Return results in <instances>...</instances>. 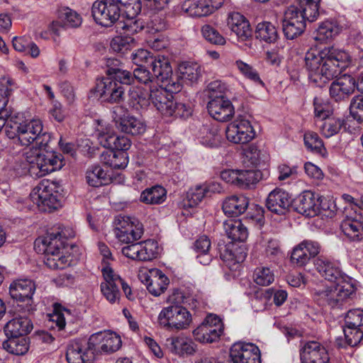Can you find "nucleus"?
I'll use <instances>...</instances> for the list:
<instances>
[{"label":"nucleus","instance_id":"nucleus-11","mask_svg":"<svg viewBox=\"0 0 363 363\" xmlns=\"http://www.w3.org/2000/svg\"><path fill=\"white\" fill-rule=\"evenodd\" d=\"M255 129L246 116H239L226 129L228 140L235 144H247L255 137Z\"/></svg>","mask_w":363,"mask_h":363},{"label":"nucleus","instance_id":"nucleus-44","mask_svg":"<svg viewBox=\"0 0 363 363\" xmlns=\"http://www.w3.org/2000/svg\"><path fill=\"white\" fill-rule=\"evenodd\" d=\"M255 34L257 38L269 43L275 42L278 38L277 28L269 22L258 23Z\"/></svg>","mask_w":363,"mask_h":363},{"label":"nucleus","instance_id":"nucleus-34","mask_svg":"<svg viewBox=\"0 0 363 363\" xmlns=\"http://www.w3.org/2000/svg\"><path fill=\"white\" fill-rule=\"evenodd\" d=\"M152 279L148 283L147 291L152 296L157 297L163 294L169 284L168 277L160 269L151 270Z\"/></svg>","mask_w":363,"mask_h":363},{"label":"nucleus","instance_id":"nucleus-62","mask_svg":"<svg viewBox=\"0 0 363 363\" xmlns=\"http://www.w3.org/2000/svg\"><path fill=\"white\" fill-rule=\"evenodd\" d=\"M128 258L135 261L147 262L158 256V251H122Z\"/></svg>","mask_w":363,"mask_h":363},{"label":"nucleus","instance_id":"nucleus-25","mask_svg":"<svg viewBox=\"0 0 363 363\" xmlns=\"http://www.w3.org/2000/svg\"><path fill=\"white\" fill-rule=\"evenodd\" d=\"M96 130L99 143L105 148L125 152L131 145L130 140L127 137L117 135L111 133L108 128H106V131L99 128Z\"/></svg>","mask_w":363,"mask_h":363},{"label":"nucleus","instance_id":"nucleus-35","mask_svg":"<svg viewBox=\"0 0 363 363\" xmlns=\"http://www.w3.org/2000/svg\"><path fill=\"white\" fill-rule=\"evenodd\" d=\"M86 179L89 185L94 187L106 185L111 179L107 172L99 165L89 167L86 173Z\"/></svg>","mask_w":363,"mask_h":363},{"label":"nucleus","instance_id":"nucleus-47","mask_svg":"<svg viewBox=\"0 0 363 363\" xmlns=\"http://www.w3.org/2000/svg\"><path fill=\"white\" fill-rule=\"evenodd\" d=\"M118 7H121V16L134 18L140 13L142 6L140 0H121Z\"/></svg>","mask_w":363,"mask_h":363},{"label":"nucleus","instance_id":"nucleus-16","mask_svg":"<svg viewBox=\"0 0 363 363\" xmlns=\"http://www.w3.org/2000/svg\"><path fill=\"white\" fill-rule=\"evenodd\" d=\"M230 357L233 363H261L260 350L251 342L234 343L230 350Z\"/></svg>","mask_w":363,"mask_h":363},{"label":"nucleus","instance_id":"nucleus-64","mask_svg":"<svg viewBox=\"0 0 363 363\" xmlns=\"http://www.w3.org/2000/svg\"><path fill=\"white\" fill-rule=\"evenodd\" d=\"M155 56L145 49H138L131 54V58L133 63L138 67L143 66L145 64H151Z\"/></svg>","mask_w":363,"mask_h":363},{"label":"nucleus","instance_id":"nucleus-55","mask_svg":"<svg viewBox=\"0 0 363 363\" xmlns=\"http://www.w3.org/2000/svg\"><path fill=\"white\" fill-rule=\"evenodd\" d=\"M343 332L347 345L351 347L357 346L363 340V331L360 328L345 326Z\"/></svg>","mask_w":363,"mask_h":363},{"label":"nucleus","instance_id":"nucleus-39","mask_svg":"<svg viewBox=\"0 0 363 363\" xmlns=\"http://www.w3.org/2000/svg\"><path fill=\"white\" fill-rule=\"evenodd\" d=\"M2 343L3 348L8 352L15 355H23L26 354L29 348L28 341L26 337H11Z\"/></svg>","mask_w":363,"mask_h":363},{"label":"nucleus","instance_id":"nucleus-13","mask_svg":"<svg viewBox=\"0 0 363 363\" xmlns=\"http://www.w3.org/2000/svg\"><path fill=\"white\" fill-rule=\"evenodd\" d=\"M94 357L98 354H109L116 352L121 346L119 335L113 332H100L89 338Z\"/></svg>","mask_w":363,"mask_h":363},{"label":"nucleus","instance_id":"nucleus-14","mask_svg":"<svg viewBox=\"0 0 363 363\" xmlns=\"http://www.w3.org/2000/svg\"><path fill=\"white\" fill-rule=\"evenodd\" d=\"M11 128L13 130L11 135L14 138L16 137L18 141L25 146L33 143L43 129L40 119H32L20 123H13L11 125Z\"/></svg>","mask_w":363,"mask_h":363},{"label":"nucleus","instance_id":"nucleus-24","mask_svg":"<svg viewBox=\"0 0 363 363\" xmlns=\"http://www.w3.org/2000/svg\"><path fill=\"white\" fill-rule=\"evenodd\" d=\"M355 89V79L350 75L344 74L331 83L329 92L331 98L336 101H340L347 99Z\"/></svg>","mask_w":363,"mask_h":363},{"label":"nucleus","instance_id":"nucleus-6","mask_svg":"<svg viewBox=\"0 0 363 363\" xmlns=\"http://www.w3.org/2000/svg\"><path fill=\"white\" fill-rule=\"evenodd\" d=\"M57 185L50 180H43L30 194L32 202L43 212H51L57 209L60 203L58 199Z\"/></svg>","mask_w":363,"mask_h":363},{"label":"nucleus","instance_id":"nucleus-46","mask_svg":"<svg viewBox=\"0 0 363 363\" xmlns=\"http://www.w3.org/2000/svg\"><path fill=\"white\" fill-rule=\"evenodd\" d=\"M62 28H78L81 26L82 18L79 14L69 8H64L60 11Z\"/></svg>","mask_w":363,"mask_h":363},{"label":"nucleus","instance_id":"nucleus-57","mask_svg":"<svg viewBox=\"0 0 363 363\" xmlns=\"http://www.w3.org/2000/svg\"><path fill=\"white\" fill-rule=\"evenodd\" d=\"M203 37L209 43L214 45H223L225 39L218 31L210 25H204L201 28Z\"/></svg>","mask_w":363,"mask_h":363},{"label":"nucleus","instance_id":"nucleus-22","mask_svg":"<svg viewBox=\"0 0 363 363\" xmlns=\"http://www.w3.org/2000/svg\"><path fill=\"white\" fill-rule=\"evenodd\" d=\"M292 204V198L288 192L280 189L272 191L265 202L267 208L278 215L285 214Z\"/></svg>","mask_w":363,"mask_h":363},{"label":"nucleus","instance_id":"nucleus-43","mask_svg":"<svg viewBox=\"0 0 363 363\" xmlns=\"http://www.w3.org/2000/svg\"><path fill=\"white\" fill-rule=\"evenodd\" d=\"M220 258L231 270H236L246 258L245 251H219Z\"/></svg>","mask_w":363,"mask_h":363},{"label":"nucleus","instance_id":"nucleus-5","mask_svg":"<svg viewBox=\"0 0 363 363\" xmlns=\"http://www.w3.org/2000/svg\"><path fill=\"white\" fill-rule=\"evenodd\" d=\"M170 305L164 307L159 313L158 323L169 330H182L188 328L192 317L186 306L180 303L168 301Z\"/></svg>","mask_w":363,"mask_h":363},{"label":"nucleus","instance_id":"nucleus-2","mask_svg":"<svg viewBox=\"0 0 363 363\" xmlns=\"http://www.w3.org/2000/svg\"><path fill=\"white\" fill-rule=\"evenodd\" d=\"M304 60L309 80L317 86L322 87L347 67L350 57L345 50L327 47L317 53L307 52Z\"/></svg>","mask_w":363,"mask_h":363},{"label":"nucleus","instance_id":"nucleus-60","mask_svg":"<svg viewBox=\"0 0 363 363\" xmlns=\"http://www.w3.org/2000/svg\"><path fill=\"white\" fill-rule=\"evenodd\" d=\"M350 112L352 117L359 123L363 122V96L358 95L352 98Z\"/></svg>","mask_w":363,"mask_h":363},{"label":"nucleus","instance_id":"nucleus-15","mask_svg":"<svg viewBox=\"0 0 363 363\" xmlns=\"http://www.w3.org/2000/svg\"><path fill=\"white\" fill-rule=\"evenodd\" d=\"M94 91L103 101L118 104L125 100V87L107 77L97 81Z\"/></svg>","mask_w":363,"mask_h":363},{"label":"nucleus","instance_id":"nucleus-61","mask_svg":"<svg viewBox=\"0 0 363 363\" xmlns=\"http://www.w3.org/2000/svg\"><path fill=\"white\" fill-rule=\"evenodd\" d=\"M137 220L129 216L119 215L114 220L115 229L114 232L125 231L128 230L135 229L140 225H135Z\"/></svg>","mask_w":363,"mask_h":363},{"label":"nucleus","instance_id":"nucleus-51","mask_svg":"<svg viewBox=\"0 0 363 363\" xmlns=\"http://www.w3.org/2000/svg\"><path fill=\"white\" fill-rule=\"evenodd\" d=\"M323 121L320 128L322 134L326 138H330L338 133L344 125V121L340 118H330L328 116Z\"/></svg>","mask_w":363,"mask_h":363},{"label":"nucleus","instance_id":"nucleus-56","mask_svg":"<svg viewBox=\"0 0 363 363\" xmlns=\"http://www.w3.org/2000/svg\"><path fill=\"white\" fill-rule=\"evenodd\" d=\"M254 281L259 286H269L274 281V272L268 267L257 268L254 272Z\"/></svg>","mask_w":363,"mask_h":363},{"label":"nucleus","instance_id":"nucleus-21","mask_svg":"<svg viewBox=\"0 0 363 363\" xmlns=\"http://www.w3.org/2000/svg\"><path fill=\"white\" fill-rule=\"evenodd\" d=\"M222 3V0H186L182 8L191 16L202 17L212 13Z\"/></svg>","mask_w":363,"mask_h":363},{"label":"nucleus","instance_id":"nucleus-31","mask_svg":"<svg viewBox=\"0 0 363 363\" xmlns=\"http://www.w3.org/2000/svg\"><path fill=\"white\" fill-rule=\"evenodd\" d=\"M152 76L156 83L164 82L172 75V69L168 58L164 55L155 56L150 64Z\"/></svg>","mask_w":363,"mask_h":363},{"label":"nucleus","instance_id":"nucleus-32","mask_svg":"<svg viewBox=\"0 0 363 363\" xmlns=\"http://www.w3.org/2000/svg\"><path fill=\"white\" fill-rule=\"evenodd\" d=\"M362 216L355 218L348 217L344 219L340 225L343 233L352 241H359L363 238V226L361 222Z\"/></svg>","mask_w":363,"mask_h":363},{"label":"nucleus","instance_id":"nucleus-48","mask_svg":"<svg viewBox=\"0 0 363 363\" xmlns=\"http://www.w3.org/2000/svg\"><path fill=\"white\" fill-rule=\"evenodd\" d=\"M260 172L255 170H240L238 184L240 188L250 189L260 179Z\"/></svg>","mask_w":363,"mask_h":363},{"label":"nucleus","instance_id":"nucleus-4","mask_svg":"<svg viewBox=\"0 0 363 363\" xmlns=\"http://www.w3.org/2000/svg\"><path fill=\"white\" fill-rule=\"evenodd\" d=\"M207 91L209 99L207 109L210 116L218 121H230L235 114V108L232 102L222 94L220 82L210 83Z\"/></svg>","mask_w":363,"mask_h":363},{"label":"nucleus","instance_id":"nucleus-37","mask_svg":"<svg viewBox=\"0 0 363 363\" xmlns=\"http://www.w3.org/2000/svg\"><path fill=\"white\" fill-rule=\"evenodd\" d=\"M150 93L140 87H132L128 91V104L135 110L146 108L150 104Z\"/></svg>","mask_w":363,"mask_h":363},{"label":"nucleus","instance_id":"nucleus-9","mask_svg":"<svg viewBox=\"0 0 363 363\" xmlns=\"http://www.w3.org/2000/svg\"><path fill=\"white\" fill-rule=\"evenodd\" d=\"M223 323L216 315H208L192 332L195 340L201 343L217 342L223 333Z\"/></svg>","mask_w":363,"mask_h":363},{"label":"nucleus","instance_id":"nucleus-50","mask_svg":"<svg viewBox=\"0 0 363 363\" xmlns=\"http://www.w3.org/2000/svg\"><path fill=\"white\" fill-rule=\"evenodd\" d=\"M136 44L135 40L130 36H117L112 39L111 48L116 52L125 54Z\"/></svg>","mask_w":363,"mask_h":363},{"label":"nucleus","instance_id":"nucleus-38","mask_svg":"<svg viewBox=\"0 0 363 363\" xmlns=\"http://www.w3.org/2000/svg\"><path fill=\"white\" fill-rule=\"evenodd\" d=\"M200 131L201 135L200 142L202 145L209 147H216L220 145L221 137L216 125L205 124Z\"/></svg>","mask_w":363,"mask_h":363},{"label":"nucleus","instance_id":"nucleus-10","mask_svg":"<svg viewBox=\"0 0 363 363\" xmlns=\"http://www.w3.org/2000/svg\"><path fill=\"white\" fill-rule=\"evenodd\" d=\"M307 16L303 10L294 6L286 10L282 23V29L287 39L293 40L304 32L306 21H308Z\"/></svg>","mask_w":363,"mask_h":363},{"label":"nucleus","instance_id":"nucleus-42","mask_svg":"<svg viewBox=\"0 0 363 363\" xmlns=\"http://www.w3.org/2000/svg\"><path fill=\"white\" fill-rule=\"evenodd\" d=\"M166 199V190L161 186H155L143 191L140 200L148 204H160Z\"/></svg>","mask_w":363,"mask_h":363},{"label":"nucleus","instance_id":"nucleus-17","mask_svg":"<svg viewBox=\"0 0 363 363\" xmlns=\"http://www.w3.org/2000/svg\"><path fill=\"white\" fill-rule=\"evenodd\" d=\"M66 358L68 363H85L95 358L89 340L78 339L67 346Z\"/></svg>","mask_w":363,"mask_h":363},{"label":"nucleus","instance_id":"nucleus-36","mask_svg":"<svg viewBox=\"0 0 363 363\" xmlns=\"http://www.w3.org/2000/svg\"><path fill=\"white\" fill-rule=\"evenodd\" d=\"M118 129L125 133L137 135L145 133L146 125L142 120L127 115L118 125Z\"/></svg>","mask_w":363,"mask_h":363},{"label":"nucleus","instance_id":"nucleus-53","mask_svg":"<svg viewBox=\"0 0 363 363\" xmlns=\"http://www.w3.org/2000/svg\"><path fill=\"white\" fill-rule=\"evenodd\" d=\"M320 0H298L300 9L308 16V21H315L319 16Z\"/></svg>","mask_w":363,"mask_h":363},{"label":"nucleus","instance_id":"nucleus-41","mask_svg":"<svg viewBox=\"0 0 363 363\" xmlns=\"http://www.w3.org/2000/svg\"><path fill=\"white\" fill-rule=\"evenodd\" d=\"M144 27V23L140 19L134 18H126L125 21H119L116 24L117 32L126 36L138 33Z\"/></svg>","mask_w":363,"mask_h":363},{"label":"nucleus","instance_id":"nucleus-29","mask_svg":"<svg viewBox=\"0 0 363 363\" xmlns=\"http://www.w3.org/2000/svg\"><path fill=\"white\" fill-rule=\"evenodd\" d=\"M224 229L228 239L230 240L225 245V250H231L230 245H234L237 242H243L248 236L246 227L240 220H230L224 222Z\"/></svg>","mask_w":363,"mask_h":363},{"label":"nucleus","instance_id":"nucleus-40","mask_svg":"<svg viewBox=\"0 0 363 363\" xmlns=\"http://www.w3.org/2000/svg\"><path fill=\"white\" fill-rule=\"evenodd\" d=\"M179 77L191 84L195 83L201 76V67L197 63L183 62L179 66Z\"/></svg>","mask_w":363,"mask_h":363},{"label":"nucleus","instance_id":"nucleus-58","mask_svg":"<svg viewBox=\"0 0 363 363\" xmlns=\"http://www.w3.org/2000/svg\"><path fill=\"white\" fill-rule=\"evenodd\" d=\"M132 75L133 78V82L137 81L140 84L150 86V88L152 87L151 85L155 82L152 74H151L150 72L144 66L135 68L132 73Z\"/></svg>","mask_w":363,"mask_h":363},{"label":"nucleus","instance_id":"nucleus-18","mask_svg":"<svg viewBox=\"0 0 363 363\" xmlns=\"http://www.w3.org/2000/svg\"><path fill=\"white\" fill-rule=\"evenodd\" d=\"M150 102L162 115L172 116L174 113L175 101L173 96L167 93L162 86L151 87L150 90Z\"/></svg>","mask_w":363,"mask_h":363},{"label":"nucleus","instance_id":"nucleus-33","mask_svg":"<svg viewBox=\"0 0 363 363\" xmlns=\"http://www.w3.org/2000/svg\"><path fill=\"white\" fill-rule=\"evenodd\" d=\"M101 162L111 169H124L128 164L127 154L123 152H113L108 150L101 153Z\"/></svg>","mask_w":363,"mask_h":363},{"label":"nucleus","instance_id":"nucleus-59","mask_svg":"<svg viewBox=\"0 0 363 363\" xmlns=\"http://www.w3.org/2000/svg\"><path fill=\"white\" fill-rule=\"evenodd\" d=\"M345 326L360 328L363 326V310L355 308L350 310L345 317Z\"/></svg>","mask_w":363,"mask_h":363},{"label":"nucleus","instance_id":"nucleus-19","mask_svg":"<svg viewBox=\"0 0 363 363\" xmlns=\"http://www.w3.org/2000/svg\"><path fill=\"white\" fill-rule=\"evenodd\" d=\"M320 196L311 191H303L296 199L294 208L298 213L307 217H314L319 214Z\"/></svg>","mask_w":363,"mask_h":363},{"label":"nucleus","instance_id":"nucleus-49","mask_svg":"<svg viewBox=\"0 0 363 363\" xmlns=\"http://www.w3.org/2000/svg\"><path fill=\"white\" fill-rule=\"evenodd\" d=\"M168 301L180 303L184 306H189L191 309L196 308L199 304V300L196 296L186 295L179 290L175 291L169 296Z\"/></svg>","mask_w":363,"mask_h":363},{"label":"nucleus","instance_id":"nucleus-8","mask_svg":"<svg viewBox=\"0 0 363 363\" xmlns=\"http://www.w3.org/2000/svg\"><path fill=\"white\" fill-rule=\"evenodd\" d=\"M121 0H96L91 7V14L96 23L101 26L110 27L119 21Z\"/></svg>","mask_w":363,"mask_h":363},{"label":"nucleus","instance_id":"nucleus-3","mask_svg":"<svg viewBox=\"0 0 363 363\" xmlns=\"http://www.w3.org/2000/svg\"><path fill=\"white\" fill-rule=\"evenodd\" d=\"M24 157L30 165V172L38 177H44L64 166L62 156L55 152L43 153L39 150L30 149L24 153Z\"/></svg>","mask_w":363,"mask_h":363},{"label":"nucleus","instance_id":"nucleus-52","mask_svg":"<svg viewBox=\"0 0 363 363\" xmlns=\"http://www.w3.org/2000/svg\"><path fill=\"white\" fill-rule=\"evenodd\" d=\"M304 144L311 151L323 155L325 149L322 140L316 133L308 132L304 134Z\"/></svg>","mask_w":363,"mask_h":363},{"label":"nucleus","instance_id":"nucleus-30","mask_svg":"<svg viewBox=\"0 0 363 363\" xmlns=\"http://www.w3.org/2000/svg\"><path fill=\"white\" fill-rule=\"evenodd\" d=\"M249 206V199L242 194L233 195L226 198L222 205L223 213L229 217L242 214Z\"/></svg>","mask_w":363,"mask_h":363},{"label":"nucleus","instance_id":"nucleus-28","mask_svg":"<svg viewBox=\"0 0 363 363\" xmlns=\"http://www.w3.org/2000/svg\"><path fill=\"white\" fill-rule=\"evenodd\" d=\"M33 329L31 320L26 317L20 315L9 320L4 326V330L6 337H26Z\"/></svg>","mask_w":363,"mask_h":363},{"label":"nucleus","instance_id":"nucleus-1","mask_svg":"<svg viewBox=\"0 0 363 363\" xmlns=\"http://www.w3.org/2000/svg\"><path fill=\"white\" fill-rule=\"evenodd\" d=\"M315 266L323 277L336 283L335 286L315 291V298L319 305L340 308L355 297L357 289L352 279L342 272L337 263L318 257L315 261Z\"/></svg>","mask_w":363,"mask_h":363},{"label":"nucleus","instance_id":"nucleus-26","mask_svg":"<svg viewBox=\"0 0 363 363\" xmlns=\"http://www.w3.org/2000/svg\"><path fill=\"white\" fill-rule=\"evenodd\" d=\"M227 24L240 40H247L252 35L249 21L238 12H233L228 15Z\"/></svg>","mask_w":363,"mask_h":363},{"label":"nucleus","instance_id":"nucleus-27","mask_svg":"<svg viewBox=\"0 0 363 363\" xmlns=\"http://www.w3.org/2000/svg\"><path fill=\"white\" fill-rule=\"evenodd\" d=\"M165 345L170 352L179 357L193 355L196 351V345L191 338L186 337L167 338Z\"/></svg>","mask_w":363,"mask_h":363},{"label":"nucleus","instance_id":"nucleus-45","mask_svg":"<svg viewBox=\"0 0 363 363\" xmlns=\"http://www.w3.org/2000/svg\"><path fill=\"white\" fill-rule=\"evenodd\" d=\"M340 30V28L335 23L325 21L317 28L314 39L317 41L324 42L336 36Z\"/></svg>","mask_w":363,"mask_h":363},{"label":"nucleus","instance_id":"nucleus-20","mask_svg":"<svg viewBox=\"0 0 363 363\" xmlns=\"http://www.w3.org/2000/svg\"><path fill=\"white\" fill-rule=\"evenodd\" d=\"M102 274L104 281L101 284V291L108 301L114 303L119 300L121 296L118 289L121 277L114 274L113 269L108 267L102 269Z\"/></svg>","mask_w":363,"mask_h":363},{"label":"nucleus","instance_id":"nucleus-7","mask_svg":"<svg viewBox=\"0 0 363 363\" xmlns=\"http://www.w3.org/2000/svg\"><path fill=\"white\" fill-rule=\"evenodd\" d=\"M35 291V283L30 279L16 280L9 287L11 297L18 302L19 311L25 314H30L35 311L33 300Z\"/></svg>","mask_w":363,"mask_h":363},{"label":"nucleus","instance_id":"nucleus-12","mask_svg":"<svg viewBox=\"0 0 363 363\" xmlns=\"http://www.w3.org/2000/svg\"><path fill=\"white\" fill-rule=\"evenodd\" d=\"M64 229L56 233H48L45 236L38 238L34 242V250H64L67 247L73 249L79 247V245L68 241V237L74 236V233L70 230Z\"/></svg>","mask_w":363,"mask_h":363},{"label":"nucleus","instance_id":"nucleus-63","mask_svg":"<svg viewBox=\"0 0 363 363\" xmlns=\"http://www.w3.org/2000/svg\"><path fill=\"white\" fill-rule=\"evenodd\" d=\"M69 310L63 308L61 309L60 306H55L53 313L50 315V320L55 324L58 330L61 331L65 328L66 325V315H70Z\"/></svg>","mask_w":363,"mask_h":363},{"label":"nucleus","instance_id":"nucleus-23","mask_svg":"<svg viewBox=\"0 0 363 363\" xmlns=\"http://www.w3.org/2000/svg\"><path fill=\"white\" fill-rule=\"evenodd\" d=\"M301 363H328L329 356L325 347L316 341L305 343L300 350Z\"/></svg>","mask_w":363,"mask_h":363},{"label":"nucleus","instance_id":"nucleus-54","mask_svg":"<svg viewBox=\"0 0 363 363\" xmlns=\"http://www.w3.org/2000/svg\"><path fill=\"white\" fill-rule=\"evenodd\" d=\"M114 233L116 238L121 242L130 244L135 242L141 238L143 233V230L142 226L140 225L138 227H135V229Z\"/></svg>","mask_w":363,"mask_h":363}]
</instances>
